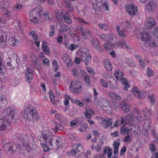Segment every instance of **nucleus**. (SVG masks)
I'll return each mask as SVG.
<instances>
[{
	"instance_id": "nucleus-1",
	"label": "nucleus",
	"mask_w": 158,
	"mask_h": 158,
	"mask_svg": "<svg viewBox=\"0 0 158 158\" xmlns=\"http://www.w3.org/2000/svg\"><path fill=\"white\" fill-rule=\"evenodd\" d=\"M42 136L47 145H50L54 149L59 148L62 146V140L60 137L52 135L48 131L43 132Z\"/></svg>"
},
{
	"instance_id": "nucleus-2",
	"label": "nucleus",
	"mask_w": 158,
	"mask_h": 158,
	"mask_svg": "<svg viewBox=\"0 0 158 158\" xmlns=\"http://www.w3.org/2000/svg\"><path fill=\"white\" fill-rule=\"evenodd\" d=\"M21 114L23 118L29 121L35 122L39 118V116L36 110L31 105L26 107Z\"/></svg>"
},
{
	"instance_id": "nucleus-3",
	"label": "nucleus",
	"mask_w": 158,
	"mask_h": 158,
	"mask_svg": "<svg viewBox=\"0 0 158 158\" xmlns=\"http://www.w3.org/2000/svg\"><path fill=\"white\" fill-rule=\"evenodd\" d=\"M5 152L9 155L13 154L18 150L19 147L15 143L11 142L6 143L4 145Z\"/></svg>"
},
{
	"instance_id": "nucleus-4",
	"label": "nucleus",
	"mask_w": 158,
	"mask_h": 158,
	"mask_svg": "<svg viewBox=\"0 0 158 158\" xmlns=\"http://www.w3.org/2000/svg\"><path fill=\"white\" fill-rule=\"evenodd\" d=\"M79 56L82 60L83 61L86 65L90 62L91 60V56L89 51L86 48L82 49L79 53Z\"/></svg>"
},
{
	"instance_id": "nucleus-5",
	"label": "nucleus",
	"mask_w": 158,
	"mask_h": 158,
	"mask_svg": "<svg viewBox=\"0 0 158 158\" xmlns=\"http://www.w3.org/2000/svg\"><path fill=\"white\" fill-rule=\"evenodd\" d=\"M17 115L15 111L11 109L10 107L6 108L2 112V115L6 118H7L9 121L11 120Z\"/></svg>"
},
{
	"instance_id": "nucleus-6",
	"label": "nucleus",
	"mask_w": 158,
	"mask_h": 158,
	"mask_svg": "<svg viewBox=\"0 0 158 158\" xmlns=\"http://www.w3.org/2000/svg\"><path fill=\"white\" fill-rule=\"evenodd\" d=\"M135 115V112H132L125 117H121V123L123 125H125L127 123L132 125H134V121L133 117Z\"/></svg>"
},
{
	"instance_id": "nucleus-7",
	"label": "nucleus",
	"mask_w": 158,
	"mask_h": 158,
	"mask_svg": "<svg viewBox=\"0 0 158 158\" xmlns=\"http://www.w3.org/2000/svg\"><path fill=\"white\" fill-rule=\"evenodd\" d=\"M70 89L71 91L76 93H80L82 89L81 84L78 81L74 80L71 83Z\"/></svg>"
},
{
	"instance_id": "nucleus-8",
	"label": "nucleus",
	"mask_w": 158,
	"mask_h": 158,
	"mask_svg": "<svg viewBox=\"0 0 158 158\" xmlns=\"http://www.w3.org/2000/svg\"><path fill=\"white\" fill-rule=\"evenodd\" d=\"M98 104L101 108L105 111L109 113L111 110L112 108L110 104L106 100H100L98 102Z\"/></svg>"
},
{
	"instance_id": "nucleus-9",
	"label": "nucleus",
	"mask_w": 158,
	"mask_h": 158,
	"mask_svg": "<svg viewBox=\"0 0 158 158\" xmlns=\"http://www.w3.org/2000/svg\"><path fill=\"white\" fill-rule=\"evenodd\" d=\"M30 139L29 137L25 134H19L16 137V139L20 143L24 146H27Z\"/></svg>"
},
{
	"instance_id": "nucleus-10",
	"label": "nucleus",
	"mask_w": 158,
	"mask_h": 158,
	"mask_svg": "<svg viewBox=\"0 0 158 158\" xmlns=\"http://www.w3.org/2000/svg\"><path fill=\"white\" fill-rule=\"evenodd\" d=\"M126 10L130 15H135L137 11V7L132 3H127L125 5Z\"/></svg>"
},
{
	"instance_id": "nucleus-11",
	"label": "nucleus",
	"mask_w": 158,
	"mask_h": 158,
	"mask_svg": "<svg viewBox=\"0 0 158 158\" xmlns=\"http://www.w3.org/2000/svg\"><path fill=\"white\" fill-rule=\"evenodd\" d=\"M132 91L133 94L136 97L139 99H143L147 95V93L143 91H139L137 87L133 88Z\"/></svg>"
},
{
	"instance_id": "nucleus-12",
	"label": "nucleus",
	"mask_w": 158,
	"mask_h": 158,
	"mask_svg": "<svg viewBox=\"0 0 158 158\" xmlns=\"http://www.w3.org/2000/svg\"><path fill=\"white\" fill-rule=\"evenodd\" d=\"M79 30L81 33V36L85 40H87L91 38L92 32L90 30L86 28L80 27Z\"/></svg>"
},
{
	"instance_id": "nucleus-13",
	"label": "nucleus",
	"mask_w": 158,
	"mask_h": 158,
	"mask_svg": "<svg viewBox=\"0 0 158 158\" xmlns=\"http://www.w3.org/2000/svg\"><path fill=\"white\" fill-rule=\"evenodd\" d=\"M44 14L42 8H35L34 9L31 10L29 13L30 16L31 18L34 17V16H38L40 17H41V15Z\"/></svg>"
},
{
	"instance_id": "nucleus-14",
	"label": "nucleus",
	"mask_w": 158,
	"mask_h": 158,
	"mask_svg": "<svg viewBox=\"0 0 158 158\" xmlns=\"http://www.w3.org/2000/svg\"><path fill=\"white\" fill-rule=\"evenodd\" d=\"M90 44L94 46L97 50L102 52L103 50V47L100 46L98 39L92 38L90 40Z\"/></svg>"
},
{
	"instance_id": "nucleus-15",
	"label": "nucleus",
	"mask_w": 158,
	"mask_h": 158,
	"mask_svg": "<svg viewBox=\"0 0 158 158\" xmlns=\"http://www.w3.org/2000/svg\"><path fill=\"white\" fill-rule=\"evenodd\" d=\"M156 24L154 19L152 17H148L147 18L144 23V25L146 28L151 29Z\"/></svg>"
},
{
	"instance_id": "nucleus-16",
	"label": "nucleus",
	"mask_w": 158,
	"mask_h": 158,
	"mask_svg": "<svg viewBox=\"0 0 158 158\" xmlns=\"http://www.w3.org/2000/svg\"><path fill=\"white\" fill-rule=\"evenodd\" d=\"M157 6L156 1L153 0L149 1L146 5V10L149 12H151L155 10Z\"/></svg>"
},
{
	"instance_id": "nucleus-17",
	"label": "nucleus",
	"mask_w": 158,
	"mask_h": 158,
	"mask_svg": "<svg viewBox=\"0 0 158 158\" xmlns=\"http://www.w3.org/2000/svg\"><path fill=\"white\" fill-rule=\"evenodd\" d=\"M7 129L6 123L3 119H0V135L2 136L6 133L5 131Z\"/></svg>"
},
{
	"instance_id": "nucleus-18",
	"label": "nucleus",
	"mask_w": 158,
	"mask_h": 158,
	"mask_svg": "<svg viewBox=\"0 0 158 158\" xmlns=\"http://www.w3.org/2000/svg\"><path fill=\"white\" fill-rule=\"evenodd\" d=\"M33 71L31 69L27 68L25 72V78L27 81L30 83L33 77Z\"/></svg>"
},
{
	"instance_id": "nucleus-19",
	"label": "nucleus",
	"mask_w": 158,
	"mask_h": 158,
	"mask_svg": "<svg viewBox=\"0 0 158 158\" xmlns=\"http://www.w3.org/2000/svg\"><path fill=\"white\" fill-rule=\"evenodd\" d=\"M62 58L64 62L66 63L67 66L71 65L73 64L70 57L66 53L62 55Z\"/></svg>"
},
{
	"instance_id": "nucleus-20",
	"label": "nucleus",
	"mask_w": 158,
	"mask_h": 158,
	"mask_svg": "<svg viewBox=\"0 0 158 158\" xmlns=\"http://www.w3.org/2000/svg\"><path fill=\"white\" fill-rule=\"evenodd\" d=\"M12 24L15 26L14 29L16 30V32L20 31L21 30V24L19 20L16 19L12 22Z\"/></svg>"
},
{
	"instance_id": "nucleus-21",
	"label": "nucleus",
	"mask_w": 158,
	"mask_h": 158,
	"mask_svg": "<svg viewBox=\"0 0 158 158\" xmlns=\"http://www.w3.org/2000/svg\"><path fill=\"white\" fill-rule=\"evenodd\" d=\"M9 44L12 46H16L18 45L19 41L15 37H10L8 40Z\"/></svg>"
},
{
	"instance_id": "nucleus-22",
	"label": "nucleus",
	"mask_w": 158,
	"mask_h": 158,
	"mask_svg": "<svg viewBox=\"0 0 158 158\" xmlns=\"http://www.w3.org/2000/svg\"><path fill=\"white\" fill-rule=\"evenodd\" d=\"M80 73H81V75L84 76L85 74V72L83 70H80V69H77L74 68L73 70V73L75 77H78L80 76Z\"/></svg>"
},
{
	"instance_id": "nucleus-23",
	"label": "nucleus",
	"mask_w": 158,
	"mask_h": 158,
	"mask_svg": "<svg viewBox=\"0 0 158 158\" xmlns=\"http://www.w3.org/2000/svg\"><path fill=\"white\" fill-rule=\"evenodd\" d=\"M93 5V9L95 12L99 11L101 10L100 5L98 4L97 0H91Z\"/></svg>"
},
{
	"instance_id": "nucleus-24",
	"label": "nucleus",
	"mask_w": 158,
	"mask_h": 158,
	"mask_svg": "<svg viewBox=\"0 0 158 158\" xmlns=\"http://www.w3.org/2000/svg\"><path fill=\"white\" fill-rule=\"evenodd\" d=\"M103 64L106 69L108 70L111 71L112 69V65L109 59H105L103 60Z\"/></svg>"
},
{
	"instance_id": "nucleus-25",
	"label": "nucleus",
	"mask_w": 158,
	"mask_h": 158,
	"mask_svg": "<svg viewBox=\"0 0 158 158\" xmlns=\"http://www.w3.org/2000/svg\"><path fill=\"white\" fill-rule=\"evenodd\" d=\"M112 119H104L102 120V124H104L102 125L103 127L105 128H107L112 125Z\"/></svg>"
},
{
	"instance_id": "nucleus-26",
	"label": "nucleus",
	"mask_w": 158,
	"mask_h": 158,
	"mask_svg": "<svg viewBox=\"0 0 158 158\" xmlns=\"http://www.w3.org/2000/svg\"><path fill=\"white\" fill-rule=\"evenodd\" d=\"M119 80H120L121 83L124 85L123 89L124 90H127L128 88L130 86L127 80L125 78L122 77Z\"/></svg>"
},
{
	"instance_id": "nucleus-27",
	"label": "nucleus",
	"mask_w": 158,
	"mask_h": 158,
	"mask_svg": "<svg viewBox=\"0 0 158 158\" xmlns=\"http://www.w3.org/2000/svg\"><path fill=\"white\" fill-rule=\"evenodd\" d=\"M121 110L124 112H128L130 110V106L124 102L122 103L121 104Z\"/></svg>"
},
{
	"instance_id": "nucleus-28",
	"label": "nucleus",
	"mask_w": 158,
	"mask_h": 158,
	"mask_svg": "<svg viewBox=\"0 0 158 158\" xmlns=\"http://www.w3.org/2000/svg\"><path fill=\"white\" fill-rule=\"evenodd\" d=\"M65 3V7L70 12H73L74 11V8L72 4L67 0H63Z\"/></svg>"
},
{
	"instance_id": "nucleus-29",
	"label": "nucleus",
	"mask_w": 158,
	"mask_h": 158,
	"mask_svg": "<svg viewBox=\"0 0 158 158\" xmlns=\"http://www.w3.org/2000/svg\"><path fill=\"white\" fill-rule=\"evenodd\" d=\"M10 4L5 0H0V7L2 10H6Z\"/></svg>"
},
{
	"instance_id": "nucleus-30",
	"label": "nucleus",
	"mask_w": 158,
	"mask_h": 158,
	"mask_svg": "<svg viewBox=\"0 0 158 158\" xmlns=\"http://www.w3.org/2000/svg\"><path fill=\"white\" fill-rule=\"evenodd\" d=\"M19 61V59L17 55L15 54V59H11V63L14 68H16L18 65Z\"/></svg>"
},
{
	"instance_id": "nucleus-31",
	"label": "nucleus",
	"mask_w": 158,
	"mask_h": 158,
	"mask_svg": "<svg viewBox=\"0 0 158 158\" xmlns=\"http://www.w3.org/2000/svg\"><path fill=\"white\" fill-rule=\"evenodd\" d=\"M114 75L117 80H118L123 77L124 74L120 70L118 69L114 72Z\"/></svg>"
},
{
	"instance_id": "nucleus-32",
	"label": "nucleus",
	"mask_w": 158,
	"mask_h": 158,
	"mask_svg": "<svg viewBox=\"0 0 158 158\" xmlns=\"http://www.w3.org/2000/svg\"><path fill=\"white\" fill-rule=\"evenodd\" d=\"M140 34L141 35V39L143 41H146L147 42L150 39L149 34L146 32H140Z\"/></svg>"
},
{
	"instance_id": "nucleus-33",
	"label": "nucleus",
	"mask_w": 158,
	"mask_h": 158,
	"mask_svg": "<svg viewBox=\"0 0 158 158\" xmlns=\"http://www.w3.org/2000/svg\"><path fill=\"white\" fill-rule=\"evenodd\" d=\"M6 61L7 63V68L10 70L13 69L14 68L11 63V58H8L6 59Z\"/></svg>"
},
{
	"instance_id": "nucleus-34",
	"label": "nucleus",
	"mask_w": 158,
	"mask_h": 158,
	"mask_svg": "<svg viewBox=\"0 0 158 158\" xmlns=\"http://www.w3.org/2000/svg\"><path fill=\"white\" fill-rule=\"evenodd\" d=\"M120 41L116 43V44L117 45L121 46L122 48H123L124 47L126 44V41L127 39H123V37L120 38Z\"/></svg>"
},
{
	"instance_id": "nucleus-35",
	"label": "nucleus",
	"mask_w": 158,
	"mask_h": 158,
	"mask_svg": "<svg viewBox=\"0 0 158 158\" xmlns=\"http://www.w3.org/2000/svg\"><path fill=\"white\" fill-rule=\"evenodd\" d=\"M27 152L28 153L29 156L35 154L36 150L34 149H32L31 147L27 146L26 148Z\"/></svg>"
},
{
	"instance_id": "nucleus-36",
	"label": "nucleus",
	"mask_w": 158,
	"mask_h": 158,
	"mask_svg": "<svg viewBox=\"0 0 158 158\" xmlns=\"http://www.w3.org/2000/svg\"><path fill=\"white\" fill-rule=\"evenodd\" d=\"M108 94L110 97L114 100H118L120 98L118 94L113 92H108Z\"/></svg>"
},
{
	"instance_id": "nucleus-37",
	"label": "nucleus",
	"mask_w": 158,
	"mask_h": 158,
	"mask_svg": "<svg viewBox=\"0 0 158 158\" xmlns=\"http://www.w3.org/2000/svg\"><path fill=\"white\" fill-rule=\"evenodd\" d=\"M54 13L56 18L60 21H63V19L62 16L61 15V13L60 11L58 10H55Z\"/></svg>"
},
{
	"instance_id": "nucleus-38",
	"label": "nucleus",
	"mask_w": 158,
	"mask_h": 158,
	"mask_svg": "<svg viewBox=\"0 0 158 158\" xmlns=\"http://www.w3.org/2000/svg\"><path fill=\"white\" fill-rule=\"evenodd\" d=\"M42 48L43 51L46 53L49 52V48L47 46V44L45 41H43L42 42Z\"/></svg>"
},
{
	"instance_id": "nucleus-39",
	"label": "nucleus",
	"mask_w": 158,
	"mask_h": 158,
	"mask_svg": "<svg viewBox=\"0 0 158 158\" xmlns=\"http://www.w3.org/2000/svg\"><path fill=\"white\" fill-rule=\"evenodd\" d=\"M105 49L106 50H110L113 48V45L109 42H106L103 45Z\"/></svg>"
},
{
	"instance_id": "nucleus-40",
	"label": "nucleus",
	"mask_w": 158,
	"mask_h": 158,
	"mask_svg": "<svg viewBox=\"0 0 158 158\" xmlns=\"http://www.w3.org/2000/svg\"><path fill=\"white\" fill-rule=\"evenodd\" d=\"M55 27L54 25H52L50 26V31L49 32V36L50 37L53 36L55 34Z\"/></svg>"
},
{
	"instance_id": "nucleus-41",
	"label": "nucleus",
	"mask_w": 158,
	"mask_h": 158,
	"mask_svg": "<svg viewBox=\"0 0 158 158\" xmlns=\"http://www.w3.org/2000/svg\"><path fill=\"white\" fill-rule=\"evenodd\" d=\"M61 14L64 18L70 16L69 12L63 9H61Z\"/></svg>"
},
{
	"instance_id": "nucleus-42",
	"label": "nucleus",
	"mask_w": 158,
	"mask_h": 158,
	"mask_svg": "<svg viewBox=\"0 0 158 158\" xmlns=\"http://www.w3.org/2000/svg\"><path fill=\"white\" fill-rule=\"evenodd\" d=\"M76 20L81 25H85V23L86 25L89 24V23L85 22L80 17L77 18H76Z\"/></svg>"
},
{
	"instance_id": "nucleus-43",
	"label": "nucleus",
	"mask_w": 158,
	"mask_h": 158,
	"mask_svg": "<svg viewBox=\"0 0 158 158\" xmlns=\"http://www.w3.org/2000/svg\"><path fill=\"white\" fill-rule=\"evenodd\" d=\"M154 74V72L150 67L147 69V75L148 77H151Z\"/></svg>"
},
{
	"instance_id": "nucleus-44",
	"label": "nucleus",
	"mask_w": 158,
	"mask_h": 158,
	"mask_svg": "<svg viewBox=\"0 0 158 158\" xmlns=\"http://www.w3.org/2000/svg\"><path fill=\"white\" fill-rule=\"evenodd\" d=\"M148 43V45L151 47L153 48L156 46L155 41L152 39L149 40Z\"/></svg>"
},
{
	"instance_id": "nucleus-45",
	"label": "nucleus",
	"mask_w": 158,
	"mask_h": 158,
	"mask_svg": "<svg viewBox=\"0 0 158 158\" xmlns=\"http://www.w3.org/2000/svg\"><path fill=\"white\" fill-rule=\"evenodd\" d=\"M83 76L84 77V81L85 84L88 85H89L90 84V76L88 75H85Z\"/></svg>"
},
{
	"instance_id": "nucleus-46",
	"label": "nucleus",
	"mask_w": 158,
	"mask_h": 158,
	"mask_svg": "<svg viewBox=\"0 0 158 158\" xmlns=\"http://www.w3.org/2000/svg\"><path fill=\"white\" fill-rule=\"evenodd\" d=\"M7 103V101L5 96H3L0 97V104H3L5 105Z\"/></svg>"
},
{
	"instance_id": "nucleus-47",
	"label": "nucleus",
	"mask_w": 158,
	"mask_h": 158,
	"mask_svg": "<svg viewBox=\"0 0 158 158\" xmlns=\"http://www.w3.org/2000/svg\"><path fill=\"white\" fill-rule=\"evenodd\" d=\"M54 126H55V127L53 128L52 130L54 131L55 133L56 134L57 132V130L59 129V126L61 127V125L55 122L54 123Z\"/></svg>"
},
{
	"instance_id": "nucleus-48",
	"label": "nucleus",
	"mask_w": 158,
	"mask_h": 158,
	"mask_svg": "<svg viewBox=\"0 0 158 158\" xmlns=\"http://www.w3.org/2000/svg\"><path fill=\"white\" fill-rule=\"evenodd\" d=\"M124 142L125 143H130L131 140V135H129L128 133L127 135L124 137Z\"/></svg>"
},
{
	"instance_id": "nucleus-49",
	"label": "nucleus",
	"mask_w": 158,
	"mask_h": 158,
	"mask_svg": "<svg viewBox=\"0 0 158 158\" xmlns=\"http://www.w3.org/2000/svg\"><path fill=\"white\" fill-rule=\"evenodd\" d=\"M98 26L102 30H106L108 28V26L106 24L99 23L98 24Z\"/></svg>"
},
{
	"instance_id": "nucleus-50",
	"label": "nucleus",
	"mask_w": 158,
	"mask_h": 158,
	"mask_svg": "<svg viewBox=\"0 0 158 158\" xmlns=\"http://www.w3.org/2000/svg\"><path fill=\"white\" fill-rule=\"evenodd\" d=\"M87 127V125L85 124H84L80 126L79 129L80 131L81 132L84 131Z\"/></svg>"
},
{
	"instance_id": "nucleus-51",
	"label": "nucleus",
	"mask_w": 158,
	"mask_h": 158,
	"mask_svg": "<svg viewBox=\"0 0 158 158\" xmlns=\"http://www.w3.org/2000/svg\"><path fill=\"white\" fill-rule=\"evenodd\" d=\"M129 131V129L128 127H122L121 128L120 133L121 134H124Z\"/></svg>"
},
{
	"instance_id": "nucleus-52",
	"label": "nucleus",
	"mask_w": 158,
	"mask_h": 158,
	"mask_svg": "<svg viewBox=\"0 0 158 158\" xmlns=\"http://www.w3.org/2000/svg\"><path fill=\"white\" fill-rule=\"evenodd\" d=\"M52 64L53 66L54 67L55 71L56 72L59 69V68L58 67V65L57 62L55 60H53L52 62Z\"/></svg>"
},
{
	"instance_id": "nucleus-53",
	"label": "nucleus",
	"mask_w": 158,
	"mask_h": 158,
	"mask_svg": "<svg viewBox=\"0 0 158 158\" xmlns=\"http://www.w3.org/2000/svg\"><path fill=\"white\" fill-rule=\"evenodd\" d=\"M70 98V96H65V99L64 100V104L65 106H67L69 104V100Z\"/></svg>"
},
{
	"instance_id": "nucleus-54",
	"label": "nucleus",
	"mask_w": 158,
	"mask_h": 158,
	"mask_svg": "<svg viewBox=\"0 0 158 158\" xmlns=\"http://www.w3.org/2000/svg\"><path fill=\"white\" fill-rule=\"evenodd\" d=\"M43 12L44 13V14H43V15H41V16L44 17L45 20H46L47 21L50 22L51 21V19L50 18L48 14L47 13V12H46V13H45L44 11H43Z\"/></svg>"
},
{
	"instance_id": "nucleus-55",
	"label": "nucleus",
	"mask_w": 158,
	"mask_h": 158,
	"mask_svg": "<svg viewBox=\"0 0 158 158\" xmlns=\"http://www.w3.org/2000/svg\"><path fill=\"white\" fill-rule=\"evenodd\" d=\"M152 33L154 36L158 38V27L155 28Z\"/></svg>"
},
{
	"instance_id": "nucleus-56",
	"label": "nucleus",
	"mask_w": 158,
	"mask_h": 158,
	"mask_svg": "<svg viewBox=\"0 0 158 158\" xmlns=\"http://www.w3.org/2000/svg\"><path fill=\"white\" fill-rule=\"evenodd\" d=\"M5 72V68L3 64L0 65V74H3Z\"/></svg>"
},
{
	"instance_id": "nucleus-57",
	"label": "nucleus",
	"mask_w": 158,
	"mask_h": 158,
	"mask_svg": "<svg viewBox=\"0 0 158 158\" xmlns=\"http://www.w3.org/2000/svg\"><path fill=\"white\" fill-rule=\"evenodd\" d=\"M32 17V18L30 19V21L31 24H35L38 23V20L36 16H34V17Z\"/></svg>"
},
{
	"instance_id": "nucleus-58",
	"label": "nucleus",
	"mask_w": 158,
	"mask_h": 158,
	"mask_svg": "<svg viewBox=\"0 0 158 158\" xmlns=\"http://www.w3.org/2000/svg\"><path fill=\"white\" fill-rule=\"evenodd\" d=\"M64 22L70 24L72 23V19L70 16H69V17L68 16V17L64 18Z\"/></svg>"
},
{
	"instance_id": "nucleus-59",
	"label": "nucleus",
	"mask_w": 158,
	"mask_h": 158,
	"mask_svg": "<svg viewBox=\"0 0 158 158\" xmlns=\"http://www.w3.org/2000/svg\"><path fill=\"white\" fill-rule=\"evenodd\" d=\"M101 84L104 87L107 88L108 87L106 81H104L102 79H101L100 80Z\"/></svg>"
},
{
	"instance_id": "nucleus-60",
	"label": "nucleus",
	"mask_w": 158,
	"mask_h": 158,
	"mask_svg": "<svg viewBox=\"0 0 158 158\" xmlns=\"http://www.w3.org/2000/svg\"><path fill=\"white\" fill-rule=\"evenodd\" d=\"M78 45H74L73 44H71L69 48V49L70 50H73L75 49L78 48Z\"/></svg>"
},
{
	"instance_id": "nucleus-61",
	"label": "nucleus",
	"mask_w": 158,
	"mask_h": 158,
	"mask_svg": "<svg viewBox=\"0 0 158 158\" xmlns=\"http://www.w3.org/2000/svg\"><path fill=\"white\" fill-rule=\"evenodd\" d=\"M123 25L125 26V28L126 29H130L131 27V25L128 21L124 22Z\"/></svg>"
},
{
	"instance_id": "nucleus-62",
	"label": "nucleus",
	"mask_w": 158,
	"mask_h": 158,
	"mask_svg": "<svg viewBox=\"0 0 158 158\" xmlns=\"http://www.w3.org/2000/svg\"><path fill=\"white\" fill-rule=\"evenodd\" d=\"M120 38L123 37V39H126V35L124 34V32L122 31H119L118 34Z\"/></svg>"
},
{
	"instance_id": "nucleus-63",
	"label": "nucleus",
	"mask_w": 158,
	"mask_h": 158,
	"mask_svg": "<svg viewBox=\"0 0 158 158\" xmlns=\"http://www.w3.org/2000/svg\"><path fill=\"white\" fill-rule=\"evenodd\" d=\"M76 147V149L77 152H79L82 149L83 147L81 143L78 144L77 146H75Z\"/></svg>"
},
{
	"instance_id": "nucleus-64",
	"label": "nucleus",
	"mask_w": 158,
	"mask_h": 158,
	"mask_svg": "<svg viewBox=\"0 0 158 158\" xmlns=\"http://www.w3.org/2000/svg\"><path fill=\"white\" fill-rule=\"evenodd\" d=\"M136 113L138 114V115L135 117L136 119L138 121H140L141 119V113L139 112V111H136Z\"/></svg>"
}]
</instances>
